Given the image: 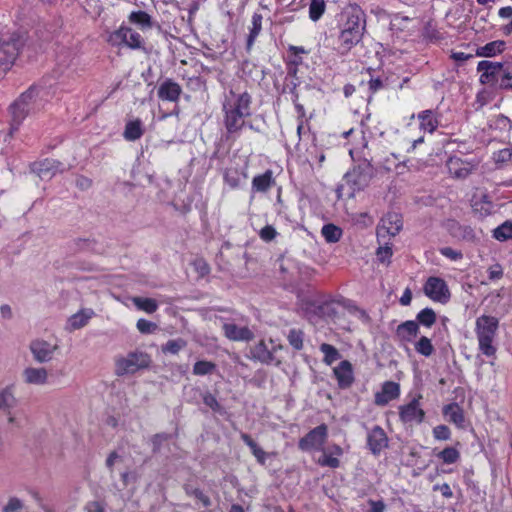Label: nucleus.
Returning <instances> with one entry per match:
<instances>
[{"label": "nucleus", "mask_w": 512, "mask_h": 512, "mask_svg": "<svg viewBox=\"0 0 512 512\" xmlns=\"http://www.w3.org/2000/svg\"><path fill=\"white\" fill-rule=\"evenodd\" d=\"M425 294L440 303H447L451 297L449 288L446 282L439 277H429L424 285Z\"/></svg>", "instance_id": "9"}, {"label": "nucleus", "mask_w": 512, "mask_h": 512, "mask_svg": "<svg viewBox=\"0 0 512 512\" xmlns=\"http://www.w3.org/2000/svg\"><path fill=\"white\" fill-rule=\"evenodd\" d=\"M414 348L418 354L424 357H430L435 351L431 340L426 336H421L419 340L415 342Z\"/></svg>", "instance_id": "39"}, {"label": "nucleus", "mask_w": 512, "mask_h": 512, "mask_svg": "<svg viewBox=\"0 0 512 512\" xmlns=\"http://www.w3.org/2000/svg\"><path fill=\"white\" fill-rule=\"evenodd\" d=\"M215 370L216 364L206 360L197 361L193 366V374L197 376L209 375Z\"/></svg>", "instance_id": "43"}, {"label": "nucleus", "mask_w": 512, "mask_h": 512, "mask_svg": "<svg viewBox=\"0 0 512 512\" xmlns=\"http://www.w3.org/2000/svg\"><path fill=\"white\" fill-rule=\"evenodd\" d=\"M29 349L36 362L46 363L54 358V354L59 349V346L43 339H35L31 341Z\"/></svg>", "instance_id": "12"}, {"label": "nucleus", "mask_w": 512, "mask_h": 512, "mask_svg": "<svg viewBox=\"0 0 512 512\" xmlns=\"http://www.w3.org/2000/svg\"><path fill=\"white\" fill-rule=\"evenodd\" d=\"M328 436V428L326 424H321L309 431L299 441V448L303 451L311 449H322Z\"/></svg>", "instance_id": "10"}, {"label": "nucleus", "mask_w": 512, "mask_h": 512, "mask_svg": "<svg viewBox=\"0 0 512 512\" xmlns=\"http://www.w3.org/2000/svg\"><path fill=\"white\" fill-rule=\"evenodd\" d=\"M495 339L496 336L477 338L479 351L488 358H496L497 345Z\"/></svg>", "instance_id": "32"}, {"label": "nucleus", "mask_w": 512, "mask_h": 512, "mask_svg": "<svg viewBox=\"0 0 512 512\" xmlns=\"http://www.w3.org/2000/svg\"><path fill=\"white\" fill-rule=\"evenodd\" d=\"M333 372L337 379L338 386L341 389H347L352 385L354 381L353 368L348 360L341 361L340 364L334 368Z\"/></svg>", "instance_id": "21"}, {"label": "nucleus", "mask_w": 512, "mask_h": 512, "mask_svg": "<svg viewBox=\"0 0 512 512\" xmlns=\"http://www.w3.org/2000/svg\"><path fill=\"white\" fill-rule=\"evenodd\" d=\"M144 134L143 123L140 119L128 121L125 125L123 136L128 141H136Z\"/></svg>", "instance_id": "29"}, {"label": "nucleus", "mask_w": 512, "mask_h": 512, "mask_svg": "<svg viewBox=\"0 0 512 512\" xmlns=\"http://www.w3.org/2000/svg\"><path fill=\"white\" fill-rule=\"evenodd\" d=\"M488 277L490 280H498L503 277V269L500 264H495L488 269Z\"/></svg>", "instance_id": "61"}, {"label": "nucleus", "mask_w": 512, "mask_h": 512, "mask_svg": "<svg viewBox=\"0 0 512 512\" xmlns=\"http://www.w3.org/2000/svg\"><path fill=\"white\" fill-rule=\"evenodd\" d=\"M448 168L450 174L455 178L465 179L471 174L475 166L462 161L460 158H450L448 161Z\"/></svg>", "instance_id": "25"}, {"label": "nucleus", "mask_w": 512, "mask_h": 512, "mask_svg": "<svg viewBox=\"0 0 512 512\" xmlns=\"http://www.w3.org/2000/svg\"><path fill=\"white\" fill-rule=\"evenodd\" d=\"M130 23L139 26L141 29H150L153 25L151 16L145 11H133L128 17Z\"/></svg>", "instance_id": "34"}, {"label": "nucleus", "mask_w": 512, "mask_h": 512, "mask_svg": "<svg viewBox=\"0 0 512 512\" xmlns=\"http://www.w3.org/2000/svg\"><path fill=\"white\" fill-rule=\"evenodd\" d=\"M367 446L373 455H379L388 447V437L382 427L376 425L368 432Z\"/></svg>", "instance_id": "15"}, {"label": "nucleus", "mask_w": 512, "mask_h": 512, "mask_svg": "<svg viewBox=\"0 0 512 512\" xmlns=\"http://www.w3.org/2000/svg\"><path fill=\"white\" fill-rule=\"evenodd\" d=\"M436 313L432 308H424L416 315V322L425 327H432L436 323Z\"/></svg>", "instance_id": "37"}, {"label": "nucleus", "mask_w": 512, "mask_h": 512, "mask_svg": "<svg viewBox=\"0 0 512 512\" xmlns=\"http://www.w3.org/2000/svg\"><path fill=\"white\" fill-rule=\"evenodd\" d=\"M17 404V399L14 396V391L11 386L5 387L0 391V411L5 414H10V410Z\"/></svg>", "instance_id": "31"}, {"label": "nucleus", "mask_w": 512, "mask_h": 512, "mask_svg": "<svg viewBox=\"0 0 512 512\" xmlns=\"http://www.w3.org/2000/svg\"><path fill=\"white\" fill-rule=\"evenodd\" d=\"M275 236H276V230L270 225L265 226L260 231V237L264 241H271L272 239H274Z\"/></svg>", "instance_id": "62"}, {"label": "nucleus", "mask_w": 512, "mask_h": 512, "mask_svg": "<svg viewBox=\"0 0 512 512\" xmlns=\"http://www.w3.org/2000/svg\"><path fill=\"white\" fill-rule=\"evenodd\" d=\"M445 464H454L460 459L459 451L454 447H446L436 454Z\"/></svg>", "instance_id": "44"}, {"label": "nucleus", "mask_w": 512, "mask_h": 512, "mask_svg": "<svg viewBox=\"0 0 512 512\" xmlns=\"http://www.w3.org/2000/svg\"><path fill=\"white\" fill-rule=\"evenodd\" d=\"M321 234L328 243H336L341 239L342 229L332 223L322 227Z\"/></svg>", "instance_id": "35"}, {"label": "nucleus", "mask_w": 512, "mask_h": 512, "mask_svg": "<svg viewBox=\"0 0 512 512\" xmlns=\"http://www.w3.org/2000/svg\"><path fill=\"white\" fill-rule=\"evenodd\" d=\"M322 451V455L318 458L317 463L322 467H329V468H338L340 466V461L337 457H333L331 454L327 452V450L322 447V449H319Z\"/></svg>", "instance_id": "47"}, {"label": "nucleus", "mask_w": 512, "mask_h": 512, "mask_svg": "<svg viewBox=\"0 0 512 512\" xmlns=\"http://www.w3.org/2000/svg\"><path fill=\"white\" fill-rule=\"evenodd\" d=\"M272 182V172L266 171L262 175L255 176L252 181V187L256 191L264 192L266 191Z\"/></svg>", "instance_id": "40"}, {"label": "nucleus", "mask_w": 512, "mask_h": 512, "mask_svg": "<svg viewBox=\"0 0 512 512\" xmlns=\"http://www.w3.org/2000/svg\"><path fill=\"white\" fill-rule=\"evenodd\" d=\"M374 173L373 165L367 160L361 161L352 170L348 171L344 175V181L351 189L349 196H353L356 191L365 189L373 178Z\"/></svg>", "instance_id": "5"}, {"label": "nucleus", "mask_w": 512, "mask_h": 512, "mask_svg": "<svg viewBox=\"0 0 512 512\" xmlns=\"http://www.w3.org/2000/svg\"><path fill=\"white\" fill-rule=\"evenodd\" d=\"M136 326L141 333H152L156 329V324L146 319H139Z\"/></svg>", "instance_id": "57"}, {"label": "nucleus", "mask_w": 512, "mask_h": 512, "mask_svg": "<svg viewBox=\"0 0 512 512\" xmlns=\"http://www.w3.org/2000/svg\"><path fill=\"white\" fill-rule=\"evenodd\" d=\"M251 96L244 92L236 100L223 105L225 111V127L229 134L238 132L244 125V118L250 113Z\"/></svg>", "instance_id": "3"}, {"label": "nucleus", "mask_w": 512, "mask_h": 512, "mask_svg": "<svg viewBox=\"0 0 512 512\" xmlns=\"http://www.w3.org/2000/svg\"><path fill=\"white\" fill-rule=\"evenodd\" d=\"M506 48V42L503 40L491 41L484 46L476 49V56L479 57H494L502 53Z\"/></svg>", "instance_id": "26"}, {"label": "nucleus", "mask_w": 512, "mask_h": 512, "mask_svg": "<svg viewBox=\"0 0 512 512\" xmlns=\"http://www.w3.org/2000/svg\"><path fill=\"white\" fill-rule=\"evenodd\" d=\"M451 235L457 239L467 242H474L476 240L473 228L469 225H461L458 222H455L451 226Z\"/></svg>", "instance_id": "30"}, {"label": "nucleus", "mask_w": 512, "mask_h": 512, "mask_svg": "<svg viewBox=\"0 0 512 512\" xmlns=\"http://www.w3.org/2000/svg\"><path fill=\"white\" fill-rule=\"evenodd\" d=\"M392 247L389 246L387 243L383 247H379L377 249L376 255L380 262L385 263L386 261H389L392 256Z\"/></svg>", "instance_id": "56"}, {"label": "nucleus", "mask_w": 512, "mask_h": 512, "mask_svg": "<svg viewBox=\"0 0 512 512\" xmlns=\"http://www.w3.org/2000/svg\"><path fill=\"white\" fill-rule=\"evenodd\" d=\"M500 89L512 91V62H504L503 76L500 79Z\"/></svg>", "instance_id": "46"}, {"label": "nucleus", "mask_w": 512, "mask_h": 512, "mask_svg": "<svg viewBox=\"0 0 512 512\" xmlns=\"http://www.w3.org/2000/svg\"><path fill=\"white\" fill-rule=\"evenodd\" d=\"M263 16L259 13H254L251 19V25L248 27L249 33L246 41V49L250 51L254 42L262 30Z\"/></svg>", "instance_id": "27"}, {"label": "nucleus", "mask_w": 512, "mask_h": 512, "mask_svg": "<svg viewBox=\"0 0 512 512\" xmlns=\"http://www.w3.org/2000/svg\"><path fill=\"white\" fill-rule=\"evenodd\" d=\"M243 442L251 449L252 454L261 463L265 460V452L257 445V443L246 433L241 434Z\"/></svg>", "instance_id": "45"}, {"label": "nucleus", "mask_w": 512, "mask_h": 512, "mask_svg": "<svg viewBox=\"0 0 512 512\" xmlns=\"http://www.w3.org/2000/svg\"><path fill=\"white\" fill-rule=\"evenodd\" d=\"M304 333L301 330H290V345L296 350L303 348Z\"/></svg>", "instance_id": "50"}, {"label": "nucleus", "mask_w": 512, "mask_h": 512, "mask_svg": "<svg viewBox=\"0 0 512 512\" xmlns=\"http://www.w3.org/2000/svg\"><path fill=\"white\" fill-rule=\"evenodd\" d=\"M224 336L231 341H250L254 333L247 326H238L233 322H225L222 325Z\"/></svg>", "instance_id": "18"}, {"label": "nucleus", "mask_w": 512, "mask_h": 512, "mask_svg": "<svg viewBox=\"0 0 512 512\" xmlns=\"http://www.w3.org/2000/svg\"><path fill=\"white\" fill-rule=\"evenodd\" d=\"M504 62L482 60L477 65V71L481 72L480 83L500 89V79L503 76Z\"/></svg>", "instance_id": "8"}, {"label": "nucleus", "mask_w": 512, "mask_h": 512, "mask_svg": "<svg viewBox=\"0 0 512 512\" xmlns=\"http://www.w3.org/2000/svg\"><path fill=\"white\" fill-rule=\"evenodd\" d=\"M94 315L95 312L90 308L81 309L69 318L68 324L72 330L81 329L88 324Z\"/></svg>", "instance_id": "28"}, {"label": "nucleus", "mask_w": 512, "mask_h": 512, "mask_svg": "<svg viewBox=\"0 0 512 512\" xmlns=\"http://www.w3.org/2000/svg\"><path fill=\"white\" fill-rule=\"evenodd\" d=\"M399 417L403 423H417L424 421L425 412L420 408L417 398L412 399L408 404L399 407Z\"/></svg>", "instance_id": "13"}, {"label": "nucleus", "mask_w": 512, "mask_h": 512, "mask_svg": "<svg viewBox=\"0 0 512 512\" xmlns=\"http://www.w3.org/2000/svg\"><path fill=\"white\" fill-rule=\"evenodd\" d=\"M400 395V385L393 381H386L382 385L381 391L375 394V404L385 406L390 401L398 398Z\"/></svg>", "instance_id": "19"}, {"label": "nucleus", "mask_w": 512, "mask_h": 512, "mask_svg": "<svg viewBox=\"0 0 512 512\" xmlns=\"http://www.w3.org/2000/svg\"><path fill=\"white\" fill-rule=\"evenodd\" d=\"M23 380L29 385H46L48 383V371L44 367H27L22 373Z\"/></svg>", "instance_id": "23"}, {"label": "nucleus", "mask_w": 512, "mask_h": 512, "mask_svg": "<svg viewBox=\"0 0 512 512\" xmlns=\"http://www.w3.org/2000/svg\"><path fill=\"white\" fill-rule=\"evenodd\" d=\"M203 402L206 406H208L214 412H221L222 406L217 401L216 397L212 395L210 392H206L202 396Z\"/></svg>", "instance_id": "49"}, {"label": "nucleus", "mask_w": 512, "mask_h": 512, "mask_svg": "<svg viewBox=\"0 0 512 512\" xmlns=\"http://www.w3.org/2000/svg\"><path fill=\"white\" fill-rule=\"evenodd\" d=\"M36 96V89L30 87L10 105L9 109L14 122L21 123L28 114L34 111Z\"/></svg>", "instance_id": "7"}, {"label": "nucleus", "mask_w": 512, "mask_h": 512, "mask_svg": "<svg viewBox=\"0 0 512 512\" xmlns=\"http://www.w3.org/2000/svg\"><path fill=\"white\" fill-rule=\"evenodd\" d=\"M109 42L112 45L125 44L132 49L142 47V38L140 34L129 27L121 26L109 36Z\"/></svg>", "instance_id": "11"}, {"label": "nucleus", "mask_w": 512, "mask_h": 512, "mask_svg": "<svg viewBox=\"0 0 512 512\" xmlns=\"http://www.w3.org/2000/svg\"><path fill=\"white\" fill-rule=\"evenodd\" d=\"M24 43L23 36L16 32L0 37V73L11 69Z\"/></svg>", "instance_id": "4"}, {"label": "nucleus", "mask_w": 512, "mask_h": 512, "mask_svg": "<svg viewBox=\"0 0 512 512\" xmlns=\"http://www.w3.org/2000/svg\"><path fill=\"white\" fill-rule=\"evenodd\" d=\"M308 50H305L303 47H297L290 45V64L297 65L299 63L298 55L299 54H307Z\"/></svg>", "instance_id": "60"}, {"label": "nucleus", "mask_w": 512, "mask_h": 512, "mask_svg": "<svg viewBox=\"0 0 512 512\" xmlns=\"http://www.w3.org/2000/svg\"><path fill=\"white\" fill-rule=\"evenodd\" d=\"M186 346V342L183 339H173L169 340L163 347L162 351L164 353L177 354L181 349Z\"/></svg>", "instance_id": "48"}, {"label": "nucleus", "mask_w": 512, "mask_h": 512, "mask_svg": "<svg viewBox=\"0 0 512 512\" xmlns=\"http://www.w3.org/2000/svg\"><path fill=\"white\" fill-rule=\"evenodd\" d=\"M151 358L143 351H132L124 357H118L115 361V373L117 376L134 374L141 369L148 368Z\"/></svg>", "instance_id": "6"}, {"label": "nucleus", "mask_w": 512, "mask_h": 512, "mask_svg": "<svg viewBox=\"0 0 512 512\" xmlns=\"http://www.w3.org/2000/svg\"><path fill=\"white\" fill-rule=\"evenodd\" d=\"M387 81L388 78L382 79L381 77H371L370 80L368 81L370 92L376 93L377 91L385 88L388 85Z\"/></svg>", "instance_id": "54"}, {"label": "nucleus", "mask_w": 512, "mask_h": 512, "mask_svg": "<svg viewBox=\"0 0 512 512\" xmlns=\"http://www.w3.org/2000/svg\"><path fill=\"white\" fill-rule=\"evenodd\" d=\"M420 128L424 131L432 133L438 127V121L432 110H425L419 113Z\"/></svg>", "instance_id": "33"}, {"label": "nucleus", "mask_w": 512, "mask_h": 512, "mask_svg": "<svg viewBox=\"0 0 512 512\" xmlns=\"http://www.w3.org/2000/svg\"><path fill=\"white\" fill-rule=\"evenodd\" d=\"M326 10L325 0H311L309 4V18L317 22Z\"/></svg>", "instance_id": "41"}, {"label": "nucleus", "mask_w": 512, "mask_h": 512, "mask_svg": "<svg viewBox=\"0 0 512 512\" xmlns=\"http://www.w3.org/2000/svg\"><path fill=\"white\" fill-rule=\"evenodd\" d=\"M368 504L370 505V511L369 512H384L386 506L385 503L382 500H368Z\"/></svg>", "instance_id": "63"}, {"label": "nucleus", "mask_w": 512, "mask_h": 512, "mask_svg": "<svg viewBox=\"0 0 512 512\" xmlns=\"http://www.w3.org/2000/svg\"><path fill=\"white\" fill-rule=\"evenodd\" d=\"M498 328V318L491 315H481L475 322L476 338L497 336Z\"/></svg>", "instance_id": "16"}, {"label": "nucleus", "mask_w": 512, "mask_h": 512, "mask_svg": "<svg viewBox=\"0 0 512 512\" xmlns=\"http://www.w3.org/2000/svg\"><path fill=\"white\" fill-rule=\"evenodd\" d=\"M403 227L402 216L396 212L387 213L382 219L378 228V237L396 236Z\"/></svg>", "instance_id": "14"}, {"label": "nucleus", "mask_w": 512, "mask_h": 512, "mask_svg": "<svg viewBox=\"0 0 512 512\" xmlns=\"http://www.w3.org/2000/svg\"><path fill=\"white\" fill-rule=\"evenodd\" d=\"M301 282L297 283L293 292L296 294V312L312 321L315 318L334 319L337 314L335 301H323L318 292L308 281L314 270L308 266L298 268Z\"/></svg>", "instance_id": "1"}, {"label": "nucleus", "mask_w": 512, "mask_h": 512, "mask_svg": "<svg viewBox=\"0 0 512 512\" xmlns=\"http://www.w3.org/2000/svg\"><path fill=\"white\" fill-rule=\"evenodd\" d=\"M319 349L324 355L323 362L326 365H332L341 358L340 352L331 344L322 343Z\"/></svg>", "instance_id": "36"}, {"label": "nucleus", "mask_w": 512, "mask_h": 512, "mask_svg": "<svg viewBox=\"0 0 512 512\" xmlns=\"http://www.w3.org/2000/svg\"><path fill=\"white\" fill-rule=\"evenodd\" d=\"M442 413L448 422L454 424L457 428L465 429L466 420L464 411L458 403L453 402L445 405L442 409Z\"/></svg>", "instance_id": "22"}, {"label": "nucleus", "mask_w": 512, "mask_h": 512, "mask_svg": "<svg viewBox=\"0 0 512 512\" xmlns=\"http://www.w3.org/2000/svg\"><path fill=\"white\" fill-rule=\"evenodd\" d=\"M182 93L181 86L172 79L164 80L158 87V97L163 101L177 102Z\"/></svg>", "instance_id": "20"}, {"label": "nucleus", "mask_w": 512, "mask_h": 512, "mask_svg": "<svg viewBox=\"0 0 512 512\" xmlns=\"http://www.w3.org/2000/svg\"><path fill=\"white\" fill-rule=\"evenodd\" d=\"M433 436L437 440H449L451 431L448 426L441 424L433 428Z\"/></svg>", "instance_id": "53"}, {"label": "nucleus", "mask_w": 512, "mask_h": 512, "mask_svg": "<svg viewBox=\"0 0 512 512\" xmlns=\"http://www.w3.org/2000/svg\"><path fill=\"white\" fill-rule=\"evenodd\" d=\"M170 439V434L168 433H157L152 439V451L153 453H158L161 449L162 443L168 441Z\"/></svg>", "instance_id": "51"}, {"label": "nucleus", "mask_w": 512, "mask_h": 512, "mask_svg": "<svg viewBox=\"0 0 512 512\" xmlns=\"http://www.w3.org/2000/svg\"><path fill=\"white\" fill-rule=\"evenodd\" d=\"M420 328L416 321L407 320L399 324L395 330V340L401 345L411 343L419 334Z\"/></svg>", "instance_id": "17"}, {"label": "nucleus", "mask_w": 512, "mask_h": 512, "mask_svg": "<svg viewBox=\"0 0 512 512\" xmlns=\"http://www.w3.org/2000/svg\"><path fill=\"white\" fill-rule=\"evenodd\" d=\"M342 16L345 21L340 25L338 41L340 53L345 54L362 40L366 30V14L359 5L353 4Z\"/></svg>", "instance_id": "2"}, {"label": "nucleus", "mask_w": 512, "mask_h": 512, "mask_svg": "<svg viewBox=\"0 0 512 512\" xmlns=\"http://www.w3.org/2000/svg\"><path fill=\"white\" fill-rule=\"evenodd\" d=\"M85 510L86 512H104V506L98 501H92L87 503Z\"/></svg>", "instance_id": "64"}, {"label": "nucleus", "mask_w": 512, "mask_h": 512, "mask_svg": "<svg viewBox=\"0 0 512 512\" xmlns=\"http://www.w3.org/2000/svg\"><path fill=\"white\" fill-rule=\"evenodd\" d=\"M132 302L139 310L145 311L150 314L154 313L158 308L156 300L152 298L134 297L132 299Z\"/></svg>", "instance_id": "42"}, {"label": "nucleus", "mask_w": 512, "mask_h": 512, "mask_svg": "<svg viewBox=\"0 0 512 512\" xmlns=\"http://www.w3.org/2000/svg\"><path fill=\"white\" fill-rule=\"evenodd\" d=\"M493 237L501 242L512 239V221L507 220L493 230Z\"/></svg>", "instance_id": "38"}, {"label": "nucleus", "mask_w": 512, "mask_h": 512, "mask_svg": "<svg viewBox=\"0 0 512 512\" xmlns=\"http://www.w3.org/2000/svg\"><path fill=\"white\" fill-rule=\"evenodd\" d=\"M439 251L443 256H445L451 260H454V261L460 260L463 257V254L461 251L454 250L451 247H443Z\"/></svg>", "instance_id": "59"}, {"label": "nucleus", "mask_w": 512, "mask_h": 512, "mask_svg": "<svg viewBox=\"0 0 512 512\" xmlns=\"http://www.w3.org/2000/svg\"><path fill=\"white\" fill-rule=\"evenodd\" d=\"M62 164L54 159H44L33 164V171L38 174L41 179H50L56 172L62 171Z\"/></svg>", "instance_id": "24"}, {"label": "nucleus", "mask_w": 512, "mask_h": 512, "mask_svg": "<svg viewBox=\"0 0 512 512\" xmlns=\"http://www.w3.org/2000/svg\"><path fill=\"white\" fill-rule=\"evenodd\" d=\"M186 493L190 496H193L195 499L199 500L204 507H209L211 505L210 498L207 495H205L202 490L198 488L186 489Z\"/></svg>", "instance_id": "52"}, {"label": "nucleus", "mask_w": 512, "mask_h": 512, "mask_svg": "<svg viewBox=\"0 0 512 512\" xmlns=\"http://www.w3.org/2000/svg\"><path fill=\"white\" fill-rule=\"evenodd\" d=\"M23 506V502L19 498L12 497L8 500V503L3 507L2 512H20Z\"/></svg>", "instance_id": "55"}, {"label": "nucleus", "mask_w": 512, "mask_h": 512, "mask_svg": "<svg viewBox=\"0 0 512 512\" xmlns=\"http://www.w3.org/2000/svg\"><path fill=\"white\" fill-rule=\"evenodd\" d=\"M451 59L454 60L457 66H462L466 61L473 59V54H467L464 52H452L450 55Z\"/></svg>", "instance_id": "58"}]
</instances>
